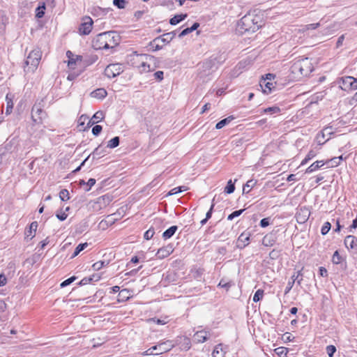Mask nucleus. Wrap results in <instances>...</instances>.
I'll return each mask as SVG.
<instances>
[{
  "instance_id": "54",
  "label": "nucleus",
  "mask_w": 357,
  "mask_h": 357,
  "mask_svg": "<svg viewBox=\"0 0 357 357\" xmlns=\"http://www.w3.org/2000/svg\"><path fill=\"white\" fill-rule=\"evenodd\" d=\"M67 214L65 212H60L56 213V217L59 220L63 221L67 218Z\"/></svg>"
},
{
  "instance_id": "48",
  "label": "nucleus",
  "mask_w": 357,
  "mask_h": 357,
  "mask_svg": "<svg viewBox=\"0 0 357 357\" xmlns=\"http://www.w3.org/2000/svg\"><path fill=\"white\" fill-rule=\"evenodd\" d=\"M96 183V179L90 178L86 183V188H85V191L88 192L91 190V187L93 186Z\"/></svg>"
},
{
  "instance_id": "64",
  "label": "nucleus",
  "mask_w": 357,
  "mask_h": 357,
  "mask_svg": "<svg viewBox=\"0 0 357 357\" xmlns=\"http://www.w3.org/2000/svg\"><path fill=\"white\" fill-rule=\"evenodd\" d=\"M357 89V78L354 77V82H352L351 90Z\"/></svg>"
},
{
  "instance_id": "47",
  "label": "nucleus",
  "mask_w": 357,
  "mask_h": 357,
  "mask_svg": "<svg viewBox=\"0 0 357 357\" xmlns=\"http://www.w3.org/2000/svg\"><path fill=\"white\" fill-rule=\"evenodd\" d=\"M76 279V278L75 276H73L66 280H64L63 282H62L60 284L61 287H65L68 285H69L70 284H71Z\"/></svg>"
},
{
  "instance_id": "19",
  "label": "nucleus",
  "mask_w": 357,
  "mask_h": 357,
  "mask_svg": "<svg viewBox=\"0 0 357 357\" xmlns=\"http://www.w3.org/2000/svg\"><path fill=\"white\" fill-rule=\"evenodd\" d=\"M357 241L356 238L354 236L349 235L344 239V245L347 248H354Z\"/></svg>"
},
{
  "instance_id": "43",
  "label": "nucleus",
  "mask_w": 357,
  "mask_h": 357,
  "mask_svg": "<svg viewBox=\"0 0 357 357\" xmlns=\"http://www.w3.org/2000/svg\"><path fill=\"white\" fill-rule=\"evenodd\" d=\"M333 262L335 264H339L341 262V257L338 251H335L333 255Z\"/></svg>"
},
{
  "instance_id": "49",
  "label": "nucleus",
  "mask_w": 357,
  "mask_h": 357,
  "mask_svg": "<svg viewBox=\"0 0 357 357\" xmlns=\"http://www.w3.org/2000/svg\"><path fill=\"white\" fill-rule=\"evenodd\" d=\"M102 128L101 126L96 125V126L93 127V128H92V133L94 135L97 136V135H98L100 133V132L102 131Z\"/></svg>"
},
{
  "instance_id": "23",
  "label": "nucleus",
  "mask_w": 357,
  "mask_h": 357,
  "mask_svg": "<svg viewBox=\"0 0 357 357\" xmlns=\"http://www.w3.org/2000/svg\"><path fill=\"white\" fill-rule=\"evenodd\" d=\"M212 357H225V352L221 344H218L215 347L212 353Z\"/></svg>"
},
{
  "instance_id": "15",
  "label": "nucleus",
  "mask_w": 357,
  "mask_h": 357,
  "mask_svg": "<svg viewBox=\"0 0 357 357\" xmlns=\"http://www.w3.org/2000/svg\"><path fill=\"white\" fill-rule=\"evenodd\" d=\"M209 337V334L205 331H200L195 333L194 335V341L197 343L205 342Z\"/></svg>"
},
{
  "instance_id": "18",
  "label": "nucleus",
  "mask_w": 357,
  "mask_h": 357,
  "mask_svg": "<svg viewBox=\"0 0 357 357\" xmlns=\"http://www.w3.org/2000/svg\"><path fill=\"white\" fill-rule=\"evenodd\" d=\"M107 91L105 89L100 88L98 89L91 93V96L93 98L98 99H102L107 96Z\"/></svg>"
},
{
  "instance_id": "4",
  "label": "nucleus",
  "mask_w": 357,
  "mask_h": 357,
  "mask_svg": "<svg viewBox=\"0 0 357 357\" xmlns=\"http://www.w3.org/2000/svg\"><path fill=\"white\" fill-rule=\"evenodd\" d=\"M42 52L39 48H35L28 55L24 63V71L27 73L34 72L41 59Z\"/></svg>"
},
{
  "instance_id": "53",
  "label": "nucleus",
  "mask_w": 357,
  "mask_h": 357,
  "mask_svg": "<svg viewBox=\"0 0 357 357\" xmlns=\"http://www.w3.org/2000/svg\"><path fill=\"white\" fill-rule=\"evenodd\" d=\"M294 282H295L294 280H293L292 281L288 282L287 286L286 287V289H285V291H284V294H288L290 291V290L293 287V285H294Z\"/></svg>"
},
{
  "instance_id": "25",
  "label": "nucleus",
  "mask_w": 357,
  "mask_h": 357,
  "mask_svg": "<svg viewBox=\"0 0 357 357\" xmlns=\"http://www.w3.org/2000/svg\"><path fill=\"white\" fill-rule=\"evenodd\" d=\"M317 154V152L314 150H310L305 158L302 160L301 165H305L309 160L314 158Z\"/></svg>"
},
{
  "instance_id": "12",
  "label": "nucleus",
  "mask_w": 357,
  "mask_h": 357,
  "mask_svg": "<svg viewBox=\"0 0 357 357\" xmlns=\"http://www.w3.org/2000/svg\"><path fill=\"white\" fill-rule=\"evenodd\" d=\"M105 150L100 149V146H98L95 150L93 151L92 153L89 154L86 158L82 162V165H84L90 158L92 159V160L98 159L101 158L105 155Z\"/></svg>"
},
{
  "instance_id": "33",
  "label": "nucleus",
  "mask_w": 357,
  "mask_h": 357,
  "mask_svg": "<svg viewBox=\"0 0 357 357\" xmlns=\"http://www.w3.org/2000/svg\"><path fill=\"white\" fill-rule=\"evenodd\" d=\"M235 190L234 183L232 182L231 180H229L227 182V186L225 188V192L227 194H231L234 192Z\"/></svg>"
},
{
  "instance_id": "16",
  "label": "nucleus",
  "mask_w": 357,
  "mask_h": 357,
  "mask_svg": "<svg viewBox=\"0 0 357 357\" xmlns=\"http://www.w3.org/2000/svg\"><path fill=\"white\" fill-rule=\"evenodd\" d=\"M37 227L38 223L36 222H33L30 225L29 229L25 232L26 238L32 239L35 236Z\"/></svg>"
},
{
  "instance_id": "13",
  "label": "nucleus",
  "mask_w": 357,
  "mask_h": 357,
  "mask_svg": "<svg viewBox=\"0 0 357 357\" xmlns=\"http://www.w3.org/2000/svg\"><path fill=\"white\" fill-rule=\"evenodd\" d=\"M354 82V77L347 76L342 77L340 81V87L344 91L351 90L352 82Z\"/></svg>"
},
{
  "instance_id": "52",
  "label": "nucleus",
  "mask_w": 357,
  "mask_h": 357,
  "mask_svg": "<svg viewBox=\"0 0 357 357\" xmlns=\"http://www.w3.org/2000/svg\"><path fill=\"white\" fill-rule=\"evenodd\" d=\"M164 73L161 70L157 71L154 73V77L156 79L161 81L163 79Z\"/></svg>"
},
{
  "instance_id": "38",
  "label": "nucleus",
  "mask_w": 357,
  "mask_h": 357,
  "mask_svg": "<svg viewBox=\"0 0 357 357\" xmlns=\"http://www.w3.org/2000/svg\"><path fill=\"white\" fill-rule=\"evenodd\" d=\"M113 3L118 8L122 9L125 8L127 2L126 0H114Z\"/></svg>"
},
{
  "instance_id": "21",
  "label": "nucleus",
  "mask_w": 357,
  "mask_h": 357,
  "mask_svg": "<svg viewBox=\"0 0 357 357\" xmlns=\"http://www.w3.org/2000/svg\"><path fill=\"white\" fill-rule=\"evenodd\" d=\"M177 229V226H172L171 227H169L168 229L163 232L162 237L165 239L171 238L175 234Z\"/></svg>"
},
{
  "instance_id": "41",
  "label": "nucleus",
  "mask_w": 357,
  "mask_h": 357,
  "mask_svg": "<svg viewBox=\"0 0 357 357\" xmlns=\"http://www.w3.org/2000/svg\"><path fill=\"white\" fill-rule=\"evenodd\" d=\"M243 211H244V209L234 211L233 213H231L230 215H228L227 220H233L234 218H236V217L239 216L240 215H241Z\"/></svg>"
},
{
  "instance_id": "10",
  "label": "nucleus",
  "mask_w": 357,
  "mask_h": 357,
  "mask_svg": "<svg viewBox=\"0 0 357 357\" xmlns=\"http://www.w3.org/2000/svg\"><path fill=\"white\" fill-rule=\"evenodd\" d=\"M155 59L152 56V59H148L144 61L142 65L138 68L139 73H149L151 71H153L155 70V66H154Z\"/></svg>"
},
{
  "instance_id": "60",
  "label": "nucleus",
  "mask_w": 357,
  "mask_h": 357,
  "mask_svg": "<svg viewBox=\"0 0 357 357\" xmlns=\"http://www.w3.org/2000/svg\"><path fill=\"white\" fill-rule=\"evenodd\" d=\"M178 192H180V188H178V187H176V188L172 189L168 192L167 195H174L178 194Z\"/></svg>"
},
{
  "instance_id": "14",
  "label": "nucleus",
  "mask_w": 357,
  "mask_h": 357,
  "mask_svg": "<svg viewBox=\"0 0 357 357\" xmlns=\"http://www.w3.org/2000/svg\"><path fill=\"white\" fill-rule=\"evenodd\" d=\"M310 211L305 208H301L299 211L296 213L297 221L299 223H303L308 219L310 216Z\"/></svg>"
},
{
  "instance_id": "34",
  "label": "nucleus",
  "mask_w": 357,
  "mask_h": 357,
  "mask_svg": "<svg viewBox=\"0 0 357 357\" xmlns=\"http://www.w3.org/2000/svg\"><path fill=\"white\" fill-rule=\"evenodd\" d=\"M263 296L264 291L262 289H258L254 294L252 300L254 302L257 303L261 299H262Z\"/></svg>"
},
{
  "instance_id": "45",
  "label": "nucleus",
  "mask_w": 357,
  "mask_h": 357,
  "mask_svg": "<svg viewBox=\"0 0 357 357\" xmlns=\"http://www.w3.org/2000/svg\"><path fill=\"white\" fill-rule=\"evenodd\" d=\"M154 234V229L151 228L144 233V237L145 239L149 240L153 236Z\"/></svg>"
},
{
  "instance_id": "35",
  "label": "nucleus",
  "mask_w": 357,
  "mask_h": 357,
  "mask_svg": "<svg viewBox=\"0 0 357 357\" xmlns=\"http://www.w3.org/2000/svg\"><path fill=\"white\" fill-rule=\"evenodd\" d=\"M331 228V225L329 222H326L321 227V233L322 235H326L328 233Z\"/></svg>"
},
{
  "instance_id": "56",
  "label": "nucleus",
  "mask_w": 357,
  "mask_h": 357,
  "mask_svg": "<svg viewBox=\"0 0 357 357\" xmlns=\"http://www.w3.org/2000/svg\"><path fill=\"white\" fill-rule=\"evenodd\" d=\"M191 30L190 29V28H186L185 29H183L178 35L179 38H182L188 34H189L190 33H191Z\"/></svg>"
},
{
  "instance_id": "8",
  "label": "nucleus",
  "mask_w": 357,
  "mask_h": 357,
  "mask_svg": "<svg viewBox=\"0 0 357 357\" xmlns=\"http://www.w3.org/2000/svg\"><path fill=\"white\" fill-rule=\"evenodd\" d=\"M45 112L40 108L32 109L31 119L35 124H40L43 123V120L45 118Z\"/></svg>"
},
{
  "instance_id": "5",
  "label": "nucleus",
  "mask_w": 357,
  "mask_h": 357,
  "mask_svg": "<svg viewBox=\"0 0 357 357\" xmlns=\"http://www.w3.org/2000/svg\"><path fill=\"white\" fill-rule=\"evenodd\" d=\"M174 347V344L170 341L161 342L157 345L153 346L146 351L144 355H159L171 350Z\"/></svg>"
},
{
  "instance_id": "36",
  "label": "nucleus",
  "mask_w": 357,
  "mask_h": 357,
  "mask_svg": "<svg viewBox=\"0 0 357 357\" xmlns=\"http://www.w3.org/2000/svg\"><path fill=\"white\" fill-rule=\"evenodd\" d=\"M59 197L62 201L68 200L69 197V192L67 190L63 189L59 192Z\"/></svg>"
},
{
  "instance_id": "3",
  "label": "nucleus",
  "mask_w": 357,
  "mask_h": 357,
  "mask_svg": "<svg viewBox=\"0 0 357 357\" xmlns=\"http://www.w3.org/2000/svg\"><path fill=\"white\" fill-rule=\"evenodd\" d=\"M312 70V63L308 58H302L295 61L291 66V72L296 77L307 76Z\"/></svg>"
},
{
  "instance_id": "7",
  "label": "nucleus",
  "mask_w": 357,
  "mask_h": 357,
  "mask_svg": "<svg viewBox=\"0 0 357 357\" xmlns=\"http://www.w3.org/2000/svg\"><path fill=\"white\" fill-rule=\"evenodd\" d=\"M93 22L90 17H84L79 29V33L82 35L89 34L93 27Z\"/></svg>"
},
{
  "instance_id": "26",
  "label": "nucleus",
  "mask_w": 357,
  "mask_h": 357,
  "mask_svg": "<svg viewBox=\"0 0 357 357\" xmlns=\"http://www.w3.org/2000/svg\"><path fill=\"white\" fill-rule=\"evenodd\" d=\"M255 184L256 181L253 180L248 181L247 183L243 185V192L246 194L250 192V191L255 185Z\"/></svg>"
},
{
  "instance_id": "1",
  "label": "nucleus",
  "mask_w": 357,
  "mask_h": 357,
  "mask_svg": "<svg viewBox=\"0 0 357 357\" xmlns=\"http://www.w3.org/2000/svg\"><path fill=\"white\" fill-rule=\"evenodd\" d=\"M261 26V20L260 16L248 13L238 22L236 31L241 35L245 33H254L257 31Z\"/></svg>"
},
{
  "instance_id": "17",
  "label": "nucleus",
  "mask_w": 357,
  "mask_h": 357,
  "mask_svg": "<svg viewBox=\"0 0 357 357\" xmlns=\"http://www.w3.org/2000/svg\"><path fill=\"white\" fill-rule=\"evenodd\" d=\"M324 165V162L323 160L316 161L307 168V169L305 170V172L307 174H310V173L317 170L318 169H319Z\"/></svg>"
},
{
  "instance_id": "27",
  "label": "nucleus",
  "mask_w": 357,
  "mask_h": 357,
  "mask_svg": "<svg viewBox=\"0 0 357 357\" xmlns=\"http://www.w3.org/2000/svg\"><path fill=\"white\" fill-rule=\"evenodd\" d=\"M88 247V243H80L79 244L75 250V252L72 256V258L73 257H75L76 256H77L80 252H82V250H84L86 248Z\"/></svg>"
},
{
  "instance_id": "59",
  "label": "nucleus",
  "mask_w": 357,
  "mask_h": 357,
  "mask_svg": "<svg viewBox=\"0 0 357 357\" xmlns=\"http://www.w3.org/2000/svg\"><path fill=\"white\" fill-rule=\"evenodd\" d=\"M6 309V303L3 300H0V314L3 312Z\"/></svg>"
},
{
  "instance_id": "37",
  "label": "nucleus",
  "mask_w": 357,
  "mask_h": 357,
  "mask_svg": "<svg viewBox=\"0 0 357 357\" xmlns=\"http://www.w3.org/2000/svg\"><path fill=\"white\" fill-rule=\"evenodd\" d=\"M45 10V6L44 3L42 6H38L36 8V17H38V18L43 17L45 14V12H44Z\"/></svg>"
},
{
  "instance_id": "58",
  "label": "nucleus",
  "mask_w": 357,
  "mask_h": 357,
  "mask_svg": "<svg viewBox=\"0 0 357 357\" xmlns=\"http://www.w3.org/2000/svg\"><path fill=\"white\" fill-rule=\"evenodd\" d=\"M7 280L3 274L0 275V287L4 286L6 284Z\"/></svg>"
},
{
  "instance_id": "57",
  "label": "nucleus",
  "mask_w": 357,
  "mask_h": 357,
  "mask_svg": "<svg viewBox=\"0 0 357 357\" xmlns=\"http://www.w3.org/2000/svg\"><path fill=\"white\" fill-rule=\"evenodd\" d=\"M214 206H215L214 203H212L210 209L208 210V211L206 214V218H205L208 220V219H210L211 218Z\"/></svg>"
},
{
  "instance_id": "62",
  "label": "nucleus",
  "mask_w": 357,
  "mask_h": 357,
  "mask_svg": "<svg viewBox=\"0 0 357 357\" xmlns=\"http://www.w3.org/2000/svg\"><path fill=\"white\" fill-rule=\"evenodd\" d=\"M319 273H320V275L322 277H326L327 276V270L324 267H320L319 268Z\"/></svg>"
},
{
  "instance_id": "40",
  "label": "nucleus",
  "mask_w": 357,
  "mask_h": 357,
  "mask_svg": "<svg viewBox=\"0 0 357 357\" xmlns=\"http://www.w3.org/2000/svg\"><path fill=\"white\" fill-rule=\"evenodd\" d=\"M149 321L153 322V323H155V324H160V325H164L168 322V320H167V317H165L164 319L153 318V319H149Z\"/></svg>"
},
{
  "instance_id": "55",
  "label": "nucleus",
  "mask_w": 357,
  "mask_h": 357,
  "mask_svg": "<svg viewBox=\"0 0 357 357\" xmlns=\"http://www.w3.org/2000/svg\"><path fill=\"white\" fill-rule=\"evenodd\" d=\"M269 225V218H263L260 221V226L261 227H266Z\"/></svg>"
},
{
  "instance_id": "63",
  "label": "nucleus",
  "mask_w": 357,
  "mask_h": 357,
  "mask_svg": "<svg viewBox=\"0 0 357 357\" xmlns=\"http://www.w3.org/2000/svg\"><path fill=\"white\" fill-rule=\"evenodd\" d=\"M238 241H243V243H246V244H248L249 237L244 238V235L241 234L238 238Z\"/></svg>"
},
{
  "instance_id": "24",
  "label": "nucleus",
  "mask_w": 357,
  "mask_h": 357,
  "mask_svg": "<svg viewBox=\"0 0 357 357\" xmlns=\"http://www.w3.org/2000/svg\"><path fill=\"white\" fill-rule=\"evenodd\" d=\"M234 119V117L232 116H228L227 118H225L220 121H219L216 126V129H221L226 125L229 124L232 120Z\"/></svg>"
},
{
  "instance_id": "51",
  "label": "nucleus",
  "mask_w": 357,
  "mask_h": 357,
  "mask_svg": "<svg viewBox=\"0 0 357 357\" xmlns=\"http://www.w3.org/2000/svg\"><path fill=\"white\" fill-rule=\"evenodd\" d=\"M218 286L222 288H225L226 289L228 290L229 287L231 286V284L230 282H226L223 280H221L218 284Z\"/></svg>"
},
{
  "instance_id": "32",
  "label": "nucleus",
  "mask_w": 357,
  "mask_h": 357,
  "mask_svg": "<svg viewBox=\"0 0 357 357\" xmlns=\"http://www.w3.org/2000/svg\"><path fill=\"white\" fill-rule=\"evenodd\" d=\"M6 102H7L6 114H10L11 113L12 109L13 107V102L12 99L8 97V95L6 96Z\"/></svg>"
},
{
  "instance_id": "11",
  "label": "nucleus",
  "mask_w": 357,
  "mask_h": 357,
  "mask_svg": "<svg viewBox=\"0 0 357 357\" xmlns=\"http://www.w3.org/2000/svg\"><path fill=\"white\" fill-rule=\"evenodd\" d=\"M173 251L174 248L172 245L169 244L160 248L156 253V256L158 259H162L169 256L173 252Z\"/></svg>"
},
{
  "instance_id": "46",
  "label": "nucleus",
  "mask_w": 357,
  "mask_h": 357,
  "mask_svg": "<svg viewBox=\"0 0 357 357\" xmlns=\"http://www.w3.org/2000/svg\"><path fill=\"white\" fill-rule=\"evenodd\" d=\"M326 351L329 357H333L334 353L336 351V348L333 345L327 346Z\"/></svg>"
},
{
  "instance_id": "29",
  "label": "nucleus",
  "mask_w": 357,
  "mask_h": 357,
  "mask_svg": "<svg viewBox=\"0 0 357 357\" xmlns=\"http://www.w3.org/2000/svg\"><path fill=\"white\" fill-rule=\"evenodd\" d=\"M119 144V137H115L112 138V139H110L109 141H108L107 147H108L109 149H114V148H116V146H118Z\"/></svg>"
},
{
  "instance_id": "42",
  "label": "nucleus",
  "mask_w": 357,
  "mask_h": 357,
  "mask_svg": "<svg viewBox=\"0 0 357 357\" xmlns=\"http://www.w3.org/2000/svg\"><path fill=\"white\" fill-rule=\"evenodd\" d=\"M319 26H320L319 23L307 24L303 28L302 31L304 32L307 30L315 29L318 28Z\"/></svg>"
},
{
  "instance_id": "20",
  "label": "nucleus",
  "mask_w": 357,
  "mask_h": 357,
  "mask_svg": "<svg viewBox=\"0 0 357 357\" xmlns=\"http://www.w3.org/2000/svg\"><path fill=\"white\" fill-rule=\"evenodd\" d=\"M105 117V114L103 112L98 111L96 112L93 116H92L91 119L90 120V123L91 124H95L102 120Z\"/></svg>"
},
{
  "instance_id": "30",
  "label": "nucleus",
  "mask_w": 357,
  "mask_h": 357,
  "mask_svg": "<svg viewBox=\"0 0 357 357\" xmlns=\"http://www.w3.org/2000/svg\"><path fill=\"white\" fill-rule=\"evenodd\" d=\"M175 36L174 31L165 33L162 36L161 38L163 42L169 43Z\"/></svg>"
},
{
  "instance_id": "9",
  "label": "nucleus",
  "mask_w": 357,
  "mask_h": 357,
  "mask_svg": "<svg viewBox=\"0 0 357 357\" xmlns=\"http://www.w3.org/2000/svg\"><path fill=\"white\" fill-rule=\"evenodd\" d=\"M152 59V56L149 54H136L132 56V65L133 67L138 69L144 63V61Z\"/></svg>"
},
{
  "instance_id": "39",
  "label": "nucleus",
  "mask_w": 357,
  "mask_h": 357,
  "mask_svg": "<svg viewBox=\"0 0 357 357\" xmlns=\"http://www.w3.org/2000/svg\"><path fill=\"white\" fill-rule=\"evenodd\" d=\"M264 113L275 114L280 112V109L278 107H271L263 110Z\"/></svg>"
},
{
  "instance_id": "44",
  "label": "nucleus",
  "mask_w": 357,
  "mask_h": 357,
  "mask_svg": "<svg viewBox=\"0 0 357 357\" xmlns=\"http://www.w3.org/2000/svg\"><path fill=\"white\" fill-rule=\"evenodd\" d=\"M277 351L278 355H279L280 357H286L287 354V349L284 347H279L275 349Z\"/></svg>"
},
{
  "instance_id": "2",
  "label": "nucleus",
  "mask_w": 357,
  "mask_h": 357,
  "mask_svg": "<svg viewBox=\"0 0 357 357\" xmlns=\"http://www.w3.org/2000/svg\"><path fill=\"white\" fill-rule=\"evenodd\" d=\"M120 42V36L115 31L99 33L93 40V47L96 50L114 48Z\"/></svg>"
},
{
  "instance_id": "28",
  "label": "nucleus",
  "mask_w": 357,
  "mask_h": 357,
  "mask_svg": "<svg viewBox=\"0 0 357 357\" xmlns=\"http://www.w3.org/2000/svg\"><path fill=\"white\" fill-rule=\"evenodd\" d=\"M66 55H67L68 58L69 59L68 61V66L70 68H74L73 66L76 63V59L74 58V55L73 54V53L70 51H68L66 52Z\"/></svg>"
},
{
  "instance_id": "22",
  "label": "nucleus",
  "mask_w": 357,
  "mask_h": 357,
  "mask_svg": "<svg viewBox=\"0 0 357 357\" xmlns=\"http://www.w3.org/2000/svg\"><path fill=\"white\" fill-rule=\"evenodd\" d=\"M187 17V14H181V15H176L172 18L170 19L169 23L172 25H176L178 24L182 20H185Z\"/></svg>"
},
{
  "instance_id": "31",
  "label": "nucleus",
  "mask_w": 357,
  "mask_h": 357,
  "mask_svg": "<svg viewBox=\"0 0 357 357\" xmlns=\"http://www.w3.org/2000/svg\"><path fill=\"white\" fill-rule=\"evenodd\" d=\"M264 86L263 85V84H260L261 87L262 88L263 92L266 94L271 93L273 84L270 82H266V81H264Z\"/></svg>"
},
{
  "instance_id": "50",
  "label": "nucleus",
  "mask_w": 357,
  "mask_h": 357,
  "mask_svg": "<svg viewBox=\"0 0 357 357\" xmlns=\"http://www.w3.org/2000/svg\"><path fill=\"white\" fill-rule=\"evenodd\" d=\"M105 262L104 261H97L93 264V268L96 271H98L101 269L104 266Z\"/></svg>"
},
{
  "instance_id": "6",
  "label": "nucleus",
  "mask_w": 357,
  "mask_h": 357,
  "mask_svg": "<svg viewBox=\"0 0 357 357\" xmlns=\"http://www.w3.org/2000/svg\"><path fill=\"white\" fill-rule=\"evenodd\" d=\"M123 71V67L119 63L108 65L105 69V75L109 78H113L120 75Z\"/></svg>"
},
{
  "instance_id": "61",
  "label": "nucleus",
  "mask_w": 357,
  "mask_h": 357,
  "mask_svg": "<svg viewBox=\"0 0 357 357\" xmlns=\"http://www.w3.org/2000/svg\"><path fill=\"white\" fill-rule=\"evenodd\" d=\"M50 243V241H49V238H46L45 240H43V241H41L40 243V248L41 249H44L45 247Z\"/></svg>"
}]
</instances>
